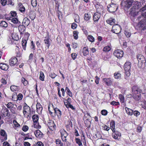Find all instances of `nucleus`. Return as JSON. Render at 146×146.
Masks as SVG:
<instances>
[{
    "label": "nucleus",
    "instance_id": "49530a36",
    "mask_svg": "<svg viewBox=\"0 0 146 146\" xmlns=\"http://www.w3.org/2000/svg\"><path fill=\"white\" fill-rule=\"evenodd\" d=\"M75 140L76 143L78 144L79 146H80L82 145V142L80 139L78 138H76Z\"/></svg>",
    "mask_w": 146,
    "mask_h": 146
},
{
    "label": "nucleus",
    "instance_id": "a18cd8bd",
    "mask_svg": "<svg viewBox=\"0 0 146 146\" xmlns=\"http://www.w3.org/2000/svg\"><path fill=\"white\" fill-rule=\"evenodd\" d=\"M30 34L27 32L25 33L24 37L23 38V39H25L26 40H28Z\"/></svg>",
    "mask_w": 146,
    "mask_h": 146
},
{
    "label": "nucleus",
    "instance_id": "c03bdc74",
    "mask_svg": "<svg viewBox=\"0 0 146 146\" xmlns=\"http://www.w3.org/2000/svg\"><path fill=\"white\" fill-rule=\"evenodd\" d=\"M10 89L11 91L13 92L16 91L18 90V87L14 85H12L10 87Z\"/></svg>",
    "mask_w": 146,
    "mask_h": 146
},
{
    "label": "nucleus",
    "instance_id": "c9c22d12",
    "mask_svg": "<svg viewBox=\"0 0 146 146\" xmlns=\"http://www.w3.org/2000/svg\"><path fill=\"white\" fill-rule=\"evenodd\" d=\"M82 52L84 56H86L89 54V52L88 48L86 47H84L83 48Z\"/></svg>",
    "mask_w": 146,
    "mask_h": 146
},
{
    "label": "nucleus",
    "instance_id": "4d7b16f0",
    "mask_svg": "<svg viewBox=\"0 0 146 146\" xmlns=\"http://www.w3.org/2000/svg\"><path fill=\"white\" fill-rule=\"evenodd\" d=\"M142 14L141 15L142 16H140L138 17V19L139 20L141 18H143V19H146V18H146V13L144 14Z\"/></svg>",
    "mask_w": 146,
    "mask_h": 146
},
{
    "label": "nucleus",
    "instance_id": "864d4df0",
    "mask_svg": "<svg viewBox=\"0 0 146 146\" xmlns=\"http://www.w3.org/2000/svg\"><path fill=\"white\" fill-rule=\"evenodd\" d=\"M58 14V18L60 20L62 19V16L61 15V13L59 11H58L57 12Z\"/></svg>",
    "mask_w": 146,
    "mask_h": 146
},
{
    "label": "nucleus",
    "instance_id": "f704fd0d",
    "mask_svg": "<svg viewBox=\"0 0 146 146\" xmlns=\"http://www.w3.org/2000/svg\"><path fill=\"white\" fill-rule=\"evenodd\" d=\"M16 105L14 104L11 102H10L7 104L6 106L8 108L11 109L14 106H16Z\"/></svg>",
    "mask_w": 146,
    "mask_h": 146
},
{
    "label": "nucleus",
    "instance_id": "f257e3e1",
    "mask_svg": "<svg viewBox=\"0 0 146 146\" xmlns=\"http://www.w3.org/2000/svg\"><path fill=\"white\" fill-rule=\"evenodd\" d=\"M131 63L129 62H126L124 66V69L125 71V79L128 80L129 79V77L130 75V71L131 69Z\"/></svg>",
    "mask_w": 146,
    "mask_h": 146
},
{
    "label": "nucleus",
    "instance_id": "13d9d810",
    "mask_svg": "<svg viewBox=\"0 0 146 146\" xmlns=\"http://www.w3.org/2000/svg\"><path fill=\"white\" fill-rule=\"evenodd\" d=\"M31 48L33 50H35V46L34 43L33 41H31Z\"/></svg>",
    "mask_w": 146,
    "mask_h": 146
},
{
    "label": "nucleus",
    "instance_id": "39448f33",
    "mask_svg": "<svg viewBox=\"0 0 146 146\" xmlns=\"http://www.w3.org/2000/svg\"><path fill=\"white\" fill-rule=\"evenodd\" d=\"M23 113L25 117H28L30 116L31 109L30 107L27 105L25 106L23 108Z\"/></svg>",
    "mask_w": 146,
    "mask_h": 146
},
{
    "label": "nucleus",
    "instance_id": "603ef678",
    "mask_svg": "<svg viewBox=\"0 0 146 146\" xmlns=\"http://www.w3.org/2000/svg\"><path fill=\"white\" fill-rule=\"evenodd\" d=\"M111 49L110 47L109 46H106L103 49V50L104 51H109Z\"/></svg>",
    "mask_w": 146,
    "mask_h": 146
},
{
    "label": "nucleus",
    "instance_id": "052dcab7",
    "mask_svg": "<svg viewBox=\"0 0 146 146\" xmlns=\"http://www.w3.org/2000/svg\"><path fill=\"white\" fill-rule=\"evenodd\" d=\"M17 108V105L14 106L13 108L11 109V111L13 113L15 114L16 113V109Z\"/></svg>",
    "mask_w": 146,
    "mask_h": 146
},
{
    "label": "nucleus",
    "instance_id": "338daca9",
    "mask_svg": "<svg viewBox=\"0 0 146 146\" xmlns=\"http://www.w3.org/2000/svg\"><path fill=\"white\" fill-rule=\"evenodd\" d=\"M64 104L66 107H67L69 105V104H70L69 102L67 100H65L64 101Z\"/></svg>",
    "mask_w": 146,
    "mask_h": 146
},
{
    "label": "nucleus",
    "instance_id": "4be33fe9",
    "mask_svg": "<svg viewBox=\"0 0 146 146\" xmlns=\"http://www.w3.org/2000/svg\"><path fill=\"white\" fill-rule=\"evenodd\" d=\"M36 111L37 112L40 114L41 113L42 110V105L39 103H37L36 105Z\"/></svg>",
    "mask_w": 146,
    "mask_h": 146
},
{
    "label": "nucleus",
    "instance_id": "6e6d98bb",
    "mask_svg": "<svg viewBox=\"0 0 146 146\" xmlns=\"http://www.w3.org/2000/svg\"><path fill=\"white\" fill-rule=\"evenodd\" d=\"M119 96L121 102L122 103H124L125 100L124 96L121 94H120Z\"/></svg>",
    "mask_w": 146,
    "mask_h": 146
},
{
    "label": "nucleus",
    "instance_id": "c756f323",
    "mask_svg": "<svg viewBox=\"0 0 146 146\" xmlns=\"http://www.w3.org/2000/svg\"><path fill=\"white\" fill-rule=\"evenodd\" d=\"M114 76L116 79H119L121 78V75L119 72H116L114 73Z\"/></svg>",
    "mask_w": 146,
    "mask_h": 146
},
{
    "label": "nucleus",
    "instance_id": "774afa93",
    "mask_svg": "<svg viewBox=\"0 0 146 146\" xmlns=\"http://www.w3.org/2000/svg\"><path fill=\"white\" fill-rule=\"evenodd\" d=\"M9 143L7 141H4L3 143V146H10Z\"/></svg>",
    "mask_w": 146,
    "mask_h": 146
},
{
    "label": "nucleus",
    "instance_id": "f8f14e48",
    "mask_svg": "<svg viewBox=\"0 0 146 146\" xmlns=\"http://www.w3.org/2000/svg\"><path fill=\"white\" fill-rule=\"evenodd\" d=\"M0 139L2 140H6L7 139V136L4 130L1 129L0 131Z\"/></svg>",
    "mask_w": 146,
    "mask_h": 146
},
{
    "label": "nucleus",
    "instance_id": "9d476101",
    "mask_svg": "<svg viewBox=\"0 0 146 146\" xmlns=\"http://www.w3.org/2000/svg\"><path fill=\"white\" fill-rule=\"evenodd\" d=\"M121 27L118 25H114L112 28L113 32L116 34H119L121 32Z\"/></svg>",
    "mask_w": 146,
    "mask_h": 146
},
{
    "label": "nucleus",
    "instance_id": "7c9ffc66",
    "mask_svg": "<svg viewBox=\"0 0 146 146\" xmlns=\"http://www.w3.org/2000/svg\"><path fill=\"white\" fill-rule=\"evenodd\" d=\"M10 18H9L8 19L9 20H11V21L15 24H19L20 23V22L18 21V19L16 18V17H15L13 18H12L11 19V17H10Z\"/></svg>",
    "mask_w": 146,
    "mask_h": 146
},
{
    "label": "nucleus",
    "instance_id": "9b49d317",
    "mask_svg": "<svg viewBox=\"0 0 146 146\" xmlns=\"http://www.w3.org/2000/svg\"><path fill=\"white\" fill-rule=\"evenodd\" d=\"M113 133L112 136L113 138L115 139L118 140L121 136V134L120 132L118 131H116L115 130L112 131Z\"/></svg>",
    "mask_w": 146,
    "mask_h": 146
},
{
    "label": "nucleus",
    "instance_id": "cd10ccee",
    "mask_svg": "<svg viewBox=\"0 0 146 146\" xmlns=\"http://www.w3.org/2000/svg\"><path fill=\"white\" fill-rule=\"evenodd\" d=\"M30 22L29 19L27 17L24 18L23 21V24L25 26H28L30 24Z\"/></svg>",
    "mask_w": 146,
    "mask_h": 146
},
{
    "label": "nucleus",
    "instance_id": "dca6fc26",
    "mask_svg": "<svg viewBox=\"0 0 146 146\" xmlns=\"http://www.w3.org/2000/svg\"><path fill=\"white\" fill-rule=\"evenodd\" d=\"M34 133L36 137L38 138H42L43 135V134L39 130L35 131Z\"/></svg>",
    "mask_w": 146,
    "mask_h": 146
},
{
    "label": "nucleus",
    "instance_id": "72a5a7b5",
    "mask_svg": "<svg viewBox=\"0 0 146 146\" xmlns=\"http://www.w3.org/2000/svg\"><path fill=\"white\" fill-rule=\"evenodd\" d=\"M27 41L25 39H22V43L23 48L24 50H26Z\"/></svg>",
    "mask_w": 146,
    "mask_h": 146
},
{
    "label": "nucleus",
    "instance_id": "473e14b6",
    "mask_svg": "<svg viewBox=\"0 0 146 146\" xmlns=\"http://www.w3.org/2000/svg\"><path fill=\"white\" fill-rule=\"evenodd\" d=\"M91 17L90 14L86 13L84 15V19L86 21H88L91 18Z\"/></svg>",
    "mask_w": 146,
    "mask_h": 146
},
{
    "label": "nucleus",
    "instance_id": "7ed1b4c3",
    "mask_svg": "<svg viewBox=\"0 0 146 146\" xmlns=\"http://www.w3.org/2000/svg\"><path fill=\"white\" fill-rule=\"evenodd\" d=\"M137 59L138 61V66L139 68H141L145 66L146 60L144 56L141 54L137 55Z\"/></svg>",
    "mask_w": 146,
    "mask_h": 146
},
{
    "label": "nucleus",
    "instance_id": "8fccbe9b",
    "mask_svg": "<svg viewBox=\"0 0 146 146\" xmlns=\"http://www.w3.org/2000/svg\"><path fill=\"white\" fill-rule=\"evenodd\" d=\"M78 32L76 31H74L73 32V36H74V38L75 39H77L78 38Z\"/></svg>",
    "mask_w": 146,
    "mask_h": 146
},
{
    "label": "nucleus",
    "instance_id": "de8ad7c7",
    "mask_svg": "<svg viewBox=\"0 0 146 146\" xmlns=\"http://www.w3.org/2000/svg\"><path fill=\"white\" fill-rule=\"evenodd\" d=\"M19 10V11H20L21 12L23 13L25 11V8L23 5H20Z\"/></svg>",
    "mask_w": 146,
    "mask_h": 146
},
{
    "label": "nucleus",
    "instance_id": "20e7f679",
    "mask_svg": "<svg viewBox=\"0 0 146 146\" xmlns=\"http://www.w3.org/2000/svg\"><path fill=\"white\" fill-rule=\"evenodd\" d=\"M117 5L114 3L109 4L107 6V10L108 11L111 13L114 12L117 9Z\"/></svg>",
    "mask_w": 146,
    "mask_h": 146
},
{
    "label": "nucleus",
    "instance_id": "ea45409f",
    "mask_svg": "<svg viewBox=\"0 0 146 146\" xmlns=\"http://www.w3.org/2000/svg\"><path fill=\"white\" fill-rule=\"evenodd\" d=\"M65 91L67 92V94L70 97L72 96V92L70 91L68 87H66L65 88Z\"/></svg>",
    "mask_w": 146,
    "mask_h": 146
},
{
    "label": "nucleus",
    "instance_id": "09e8293b",
    "mask_svg": "<svg viewBox=\"0 0 146 146\" xmlns=\"http://www.w3.org/2000/svg\"><path fill=\"white\" fill-rule=\"evenodd\" d=\"M37 1L36 0H31V4L33 7H36L37 5Z\"/></svg>",
    "mask_w": 146,
    "mask_h": 146
},
{
    "label": "nucleus",
    "instance_id": "3c124183",
    "mask_svg": "<svg viewBox=\"0 0 146 146\" xmlns=\"http://www.w3.org/2000/svg\"><path fill=\"white\" fill-rule=\"evenodd\" d=\"M22 82L23 84L25 86H26L27 84V81L25 80V79L23 77H22L21 79Z\"/></svg>",
    "mask_w": 146,
    "mask_h": 146
},
{
    "label": "nucleus",
    "instance_id": "2eb2a0df",
    "mask_svg": "<svg viewBox=\"0 0 146 146\" xmlns=\"http://www.w3.org/2000/svg\"><path fill=\"white\" fill-rule=\"evenodd\" d=\"M2 117H5L8 116H9L10 115V114L8 110L6 108H3L2 110Z\"/></svg>",
    "mask_w": 146,
    "mask_h": 146
},
{
    "label": "nucleus",
    "instance_id": "4468645a",
    "mask_svg": "<svg viewBox=\"0 0 146 146\" xmlns=\"http://www.w3.org/2000/svg\"><path fill=\"white\" fill-rule=\"evenodd\" d=\"M96 9V12L101 13L103 12L104 10L103 6L102 5H100L99 3H97L95 5Z\"/></svg>",
    "mask_w": 146,
    "mask_h": 146
},
{
    "label": "nucleus",
    "instance_id": "58836bf2",
    "mask_svg": "<svg viewBox=\"0 0 146 146\" xmlns=\"http://www.w3.org/2000/svg\"><path fill=\"white\" fill-rule=\"evenodd\" d=\"M88 40L91 42H92L94 41L95 38L91 35H89L87 37Z\"/></svg>",
    "mask_w": 146,
    "mask_h": 146
},
{
    "label": "nucleus",
    "instance_id": "e2e57ef3",
    "mask_svg": "<svg viewBox=\"0 0 146 146\" xmlns=\"http://www.w3.org/2000/svg\"><path fill=\"white\" fill-rule=\"evenodd\" d=\"M133 114L134 115L137 117L140 114V113L137 111H133Z\"/></svg>",
    "mask_w": 146,
    "mask_h": 146
},
{
    "label": "nucleus",
    "instance_id": "5fc2aeb1",
    "mask_svg": "<svg viewBox=\"0 0 146 146\" xmlns=\"http://www.w3.org/2000/svg\"><path fill=\"white\" fill-rule=\"evenodd\" d=\"M11 15L12 17H17V14L16 12L15 11H11Z\"/></svg>",
    "mask_w": 146,
    "mask_h": 146
},
{
    "label": "nucleus",
    "instance_id": "412c9836",
    "mask_svg": "<svg viewBox=\"0 0 146 146\" xmlns=\"http://www.w3.org/2000/svg\"><path fill=\"white\" fill-rule=\"evenodd\" d=\"M18 29L21 35L24 33L25 30V27L23 25H20L18 26Z\"/></svg>",
    "mask_w": 146,
    "mask_h": 146
},
{
    "label": "nucleus",
    "instance_id": "c85d7f7f",
    "mask_svg": "<svg viewBox=\"0 0 146 146\" xmlns=\"http://www.w3.org/2000/svg\"><path fill=\"white\" fill-rule=\"evenodd\" d=\"M125 110L128 115H133V111L132 110L127 107L125 108Z\"/></svg>",
    "mask_w": 146,
    "mask_h": 146
},
{
    "label": "nucleus",
    "instance_id": "6e6552de",
    "mask_svg": "<svg viewBox=\"0 0 146 146\" xmlns=\"http://www.w3.org/2000/svg\"><path fill=\"white\" fill-rule=\"evenodd\" d=\"M145 19H144V20H141L137 24V27L139 29L141 30H144L146 29V21H145Z\"/></svg>",
    "mask_w": 146,
    "mask_h": 146
},
{
    "label": "nucleus",
    "instance_id": "393cba45",
    "mask_svg": "<svg viewBox=\"0 0 146 146\" xmlns=\"http://www.w3.org/2000/svg\"><path fill=\"white\" fill-rule=\"evenodd\" d=\"M0 68L2 70H7L9 68V66L4 63H1L0 64Z\"/></svg>",
    "mask_w": 146,
    "mask_h": 146
},
{
    "label": "nucleus",
    "instance_id": "a878e982",
    "mask_svg": "<svg viewBox=\"0 0 146 146\" xmlns=\"http://www.w3.org/2000/svg\"><path fill=\"white\" fill-rule=\"evenodd\" d=\"M133 98L136 101L139 100L141 98V94L140 93H138V94H133Z\"/></svg>",
    "mask_w": 146,
    "mask_h": 146
},
{
    "label": "nucleus",
    "instance_id": "0eeeda50",
    "mask_svg": "<svg viewBox=\"0 0 146 146\" xmlns=\"http://www.w3.org/2000/svg\"><path fill=\"white\" fill-rule=\"evenodd\" d=\"M133 0H123L121 4L123 6L127 8H129L131 5Z\"/></svg>",
    "mask_w": 146,
    "mask_h": 146
},
{
    "label": "nucleus",
    "instance_id": "bf43d9fd",
    "mask_svg": "<svg viewBox=\"0 0 146 146\" xmlns=\"http://www.w3.org/2000/svg\"><path fill=\"white\" fill-rule=\"evenodd\" d=\"M17 97V100H21L23 98V95L21 94H19L17 96H16Z\"/></svg>",
    "mask_w": 146,
    "mask_h": 146
},
{
    "label": "nucleus",
    "instance_id": "e433bc0d",
    "mask_svg": "<svg viewBox=\"0 0 146 146\" xmlns=\"http://www.w3.org/2000/svg\"><path fill=\"white\" fill-rule=\"evenodd\" d=\"M110 128L112 131H113L115 130V123L114 121H112L110 123Z\"/></svg>",
    "mask_w": 146,
    "mask_h": 146
},
{
    "label": "nucleus",
    "instance_id": "5701e85b",
    "mask_svg": "<svg viewBox=\"0 0 146 146\" xmlns=\"http://www.w3.org/2000/svg\"><path fill=\"white\" fill-rule=\"evenodd\" d=\"M47 125L50 129L53 131L54 129L55 126L53 122L51 121L48 122Z\"/></svg>",
    "mask_w": 146,
    "mask_h": 146
},
{
    "label": "nucleus",
    "instance_id": "aec40b11",
    "mask_svg": "<svg viewBox=\"0 0 146 146\" xmlns=\"http://www.w3.org/2000/svg\"><path fill=\"white\" fill-rule=\"evenodd\" d=\"M101 13L96 12L94 15L93 19L94 22H96L99 20L100 17Z\"/></svg>",
    "mask_w": 146,
    "mask_h": 146
},
{
    "label": "nucleus",
    "instance_id": "680f3d73",
    "mask_svg": "<svg viewBox=\"0 0 146 146\" xmlns=\"http://www.w3.org/2000/svg\"><path fill=\"white\" fill-rule=\"evenodd\" d=\"M13 123L14 126L16 127H20V124L16 121L14 120L13 121Z\"/></svg>",
    "mask_w": 146,
    "mask_h": 146
},
{
    "label": "nucleus",
    "instance_id": "0e129e2a",
    "mask_svg": "<svg viewBox=\"0 0 146 146\" xmlns=\"http://www.w3.org/2000/svg\"><path fill=\"white\" fill-rule=\"evenodd\" d=\"M1 3L2 5L5 6L7 4V0H1Z\"/></svg>",
    "mask_w": 146,
    "mask_h": 146
},
{
    "label": "nucleus",
    "instance_id": "a211bd4d",
    "mask_svg": "<svg viewBox=\"0 0 146 146\" xmlns=\"http://www.w3.org/2000/svg\"><path fill=\"white\" fill-rule=\"evenodd\" d=\"M104 82L108 86L111 85L112 83V79L110 78H104L103 79Z\"/></svg>",
    "mask_w": 146,
    "mask_h": 146
},
{
    "label": "nucleus",
    "instance_id": "f3484780",
    "mask_svg": "<svg viewBox=\"0 0 146 146\" xmlns=\"http://www.w3.org/2000/svg\"><path fill=\"white\" fill-rule=\"evenodd\" d=\"M17 59L16 57H12L9 60L10 65L11 66H13L17 63Z\"/></svg>",
    "mask_w": 146,
    "mask_h": 146
},
{
    "label": "nucleus",
    "instance_id": "79ce46f5",
    "mask_svg": "<svg viewBox=\"0 0 146 146\" xmlns=\"http://www.w3.org/2000/svg\"><path fill=\"white\" fill-rule=\"evenodd\" d=\"M44 75L43 72H40V74L39 78L40 80L43 81L44 80Z\"/></svg>",
    "mask_w": 146,
    "mask_h": 146
},
{
    "label": "nucleus",
    "instance_id": "69168bd1",
    "mask_svg": "<svg viewBox=\"0 0 146 146\" xmlns=\"http://www.w3.org/2000/svg\"><path fill=\"white\" fill-rule=\"evenodd\" d=\"M29 129L27 125H25L23 126L22 128V130L24 131H27Z\"/></svg>",
    "mask_w": 146,
    "mask_h": 146
},
{
    "label": "nucleus",
    "instance_id": "6ab92c4d",
    "mask_svg": "<svg viewBox=\"0 0 146 146\" xmlns=\"http://www.w3.org/2000/svg\"><path fill=\"white\" fill-rule=\"evenodd\" d=\"M49 40L50 38L48 37H45L44 40V43L48 49L49 48L50 45V43Z\"/></svg>",
    "mask_w": 146,
    "mask_h": 146
},
{
    "label": "nucleus",
    "instance_id": "b1692460",
    "mask_svg": "<svg viewBox=\"0 0 146 146\" xmlns=\"http://www.w3.org/2000/svg\"><path fill=\"white\" fill-rule=\"evenodd\" d=\"M53 108L54 109V113L56 115H57L58 116L59 115L60 116L61 115V111L58 109V108H54V107L53 105L52 104H51Z\"/></svg>",
    "mask_w": 146,
    "mask_h": 146
},
{
    "label": "nucleus",
    "instance_id": "f03ea898",
    "mask_svg": "<svg viewBox=\"0 0 146 146\" xmlns=\"http://www.w3.org/2000/svg\"><path fill=\"white\" fill-rule=\"evenodd\" d=\"M133 5H135V7L133 6V7L130 9V12L129 13V15H131V19H132V18L135 17L138 14V12L136 11V9H138L139 3L137 1H135Z\"/></svg>",
    "mask_w": 146,
    "mask_h": 146
},
{
    "label": "nucleus",
    "instance_id": "bb28decb",
    "mask_svg": "<svg viewBox=\"0 0 146 146\" xmlns=\"http://www.w3.org/2000/svg\"><path fill=\"white\" fill-rule=\"evenodd\" d=\"M115 21L114 19L112 18H110L106 21L107 23L111 25H113L115 24Z\"/></svg>",
    "mask_w": 146,
    "mask_h": 146
},
{
    "label": "nucleus",
    "instance_id": "a19ab883",
    "mask_svg": "<svg viewBox=\"0 0 146 146\" xmlns=\"http://www.w3.org/2000/svg\"><path fill=\"white\" fill-rule=\"evenodd\" d=\"M0 26L3 27H7L8 26V24L5 21H3L0 23Z\"/></svg>",
    "mask_w": 146,
    "mask_h": 146
},
{
    "label": "nucleus",
    "instance_id": "ddd939ff",
    "mask_svg": "<svg viewBox=\"0 0 146 146\" xmlns=\"http://www.w3.org/2000/svg\"><path fill=\"white\" fill-rule=\"evenodd\" d=\"M132 90L133 92V94H138V93H141L142 90L140 88H138L136 86H133L132 88Z\"/></svg>",
    "mask_w": 146,
    "mask_h": 146
},
{
    "label": "nucleus",
    "instance_id": "423d86ee",
    "mask_svg": "<svg viewBox=\"0 0 146 146\" xmlns=\"http://www.w3.org/2000/svg\"><path fill=\"white\" fill-rule=\"evenodd\" d=\"M61 134V136L62 141L63 142H67L66 138L68 135V133L63 129H62L60 131Z\"/></svg>",
    "mask_w": 146,
    "mask_h": 146
},
{
    "label": "nucleus",
    "instance_id": "4c0bfd02",
    "mask_svg": "<svg viewBox=\"0 0 146 146\" xmlns=\"http://www.w3.org/2000/svg\"><path fill=\"white\" fill-rule=\"evenodd\" d=\"M34 123L32 125V127H34V128L37 129H40L41 128V126L39 125L38 121Z\"/></svg>",
    "mask_w": 146,
    "mask_h": 146
},
{
    "label": "nucleus",
    "instance_id": "37998d69",
    "mask_svg": "<svg viewBox=\"0 0 146 146\" xmlns=\"http://www.w3.org/2000/svg\"><path fill=\"white\" fill-rule=\"evenodd\" d=\"M32 118L34 122L38 121V117L37 115H33V116Z\"/></svg>",
    "mask_w": 146,
    "mask_h": 146
},
{
    "label": "nucleus",
    "instance_id": "2f4dec72",
    "mask_svg": "<svg viewBox=\"0 0 146 146\" xmlns=\"http://www.w3.org/2000/svg\"><path fill=\"white\" fill-rule=\"evenodd\" d=\"M12 37L13 39L14 40L18 41L19 40L18 35L15 33H13L12 34Z\"/></svg>",
    "mask_w": 146,
    "mask_h": 146
},
{
    "label": "nucleus",
    "instance_id": "1a4fd4ad",
    "mask_svg": "<svg viewBox=\"0 0 146 146\" xmlns=\"http://www.w3.org/2000/svg\"><path fill=\"white\" fill-rule=\"evenodd\" d=\"M123 51L120 49H117L114 50L113 52L114 55L118 58H121L123 55Z\"/></svg>",
    "mask_w": 146,
    "mask_h": 146
}]
</instances>
